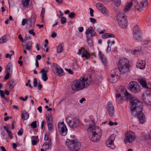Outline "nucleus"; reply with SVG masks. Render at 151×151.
<instances>
[{
	"label": "nucleus",
	"mask_w": 151,
	"mask_h": 151,
	"mask_svg": "<svg viewBox=\"0 0 151 151\" xmlns=\"http://www.w3.org/2000/svg\"><path fill=\"white\" fill-rule=\"evenodd\" d=\"M33 140L35 141L38 142L39 141L38 137L37 136H34L32 137V140Z\"/></svg>",
	"instance_id": "nucleus-53"
},
{
	"label": "nucleus",
	"mask_w": 151,
	"mask_h": 151,
	"mask_svg": "<svg viewBox=\"0 0 151 151\" xmlns=\"http://www.w3.org/2000/svg\"><path fill=\"white\" fill-rule=\"evenodd\" d=\"M12 66L11 63H9L6 67V71L7 72L9 73H12Z\"/></svg>",
	"instance_id": "nucleus-27"
},
{
	"label": "nucleus",
	"mask_w": 151,
	"mask_h": 151,
	"mask_svg": "<svg viewBox=\"0 0 151 151\" xmlns=\"http://www.w3.org/2000/svg\"><path fill=\"white\" fill-rule=\"evenodd\" d=\"M28 98V97L27 96H26L25 97V99H24L23 97H19V99L20 100H22V101H26Z\"/></svg>",
	"instance_id": "nucleus-54"
},
{
	"label": "nucleus",
	"mask_w": 151,
	"mask_h": 151,
	"mask_svg": "<svg viewBox=\"0 0 151 151\" xmlns=\"http://www.w3.org/2000/svg\"><path fill=\"white\" fill-rule=\"evenodd\" d=\"M141 32L133 33L134 37L135 40H139L141 38Z\"/></svg>",
	"instance_id": "nucleus-30"
},
{
	"label": "nucleus",
	"mask_w": 151,
	"mask_h": 151,
	"mask_svg": "<svg viewBox=\"0 0 151 151\" xmlns=\"http://www.w3.org/2000/svg\"><path fill=\"white\" fill-rule=\"evenodd\" d=\"M119 70L117 69H115L111 71L110 74L111 77V80L112 83H114L117 81L118 79L117 78H114H114L116 77V75L117 72H118Z\"/></svg>",
	"instance_id": "nucleus-14"
},
{
	"label": "nucleus",
	"mask_w": 151,
	"mask_h": 151,
	"mask_svg": "<svg viewBox=\"0 0 151 151\" xmlns=\"http://www.w3.org/2000/svg\"><path fill=\"white\" fill-rule=\"evenodd\" d=\"M7 41L6 36H4L0 38V43H2L6 42Z\"/></svg>",
	"instance_id": "nucleus-39"
},
{
	"label": "nucleus",
	"mask_w": 151,
	"mask_h": 151,
	"mask_svg": "<svg viewBox=\"0 0 151 151\" xmlns=\"http://www.w3.org/2000/svg\"><path fill=\"white\" fill-rule=\"evenodd\" d=\"M70 117H67L65 118L66 121L69 124L70 127L73 129L77 128L80 125L79 121L77 119L75 120L73 119H70Z\"/></svg>",
	"instance_id": "nucleus-8"
},
{
	"label": "nucleus",
	"mask_w": 151,
	"mask_h": 151,
	"mask_svg": "<svg viewBox=\"0 0 151 151\" xmlns=\"http://www.w3.org/2000/svg\"><path fill=\"white\" fill-rule=\"evenodd\" d=\"M36 16L35 15L33 14L32 15V17L30 19H27L28 21H29L30 23V28L32 26H34L36 22Z\"/></svg>",
	"instance_id": "nucleus-21"
},
{
	"label": "nucleus",
	"mask_w": 151,
	"mask_h": 151,
	"mask_svg": "<svg viewBox=\"0 0 151 151\" xmlns=\"http://www.w3.org/2000/svg\"><path fill=\"white\" fill-rule=\"evenodd\" d=\"M116 97L117 99V100L119 101L120 103L122 102L124 99L121 96V94L120 93H118L116 94Z\"/></svg>",
	"instance_id": "nucleus-36"
},
{
	"label": "nucleus",
	"mask_w": 151,
	"mask_h": 151,
	"mask_svg": "<svg viewBox=\"0 0 151 151\" xmlns=\"http://www.w3.org/2000/svg\"><path fill=\"white\" fill-rule=\"evenodd\" d=\"M7 132L9 136L10 137V139H12V134L11 132L9 130Z\"/></svg>",
	"instance_id": "nucleus-58"
},
{
	"label": "nucleus",
	"mask_w": 151,
	"mask_h": 151,
	"mask_svg": "<svg viewBox=\"0 0 151 151\" xmlns=\"http://www.w3.org/2000/svg\"><path fill=\"white\" fill-rule=\"evenodd\" d=\"M110 41L109 40H108L107 41V44H108V46L106 50V51L107 52V53H109V52L111 50V48H110V49H109V44H110Z\"/></svg>",
	"instance_id": "nucleus-48"
},
{
	"label": "nucleus",
	"mask_w": 151,
	"mask_h": 151,
	"mask_svg": "<svg viewBox=\"0 0 151 151\" xmlns=\"http://www.w3.org/2000/svg\"><path fill=\"white\" fill-rule=\"evenodd\" d=\"M124 95L126 96L127 98V100L128 99H129L131 97V94L129 93L126 90H125L124 92Z\"/></svg>",
	"instance_id": "nucleus-41"
},
{
	"label": "nucleus",
	"mask_w": 151,
	"mask_h": 151,
	"mask_svg": "<svg viewBox=\"0 0 151 151\" xmlns=\"http://www.w3.org/2000/svg\"><path fill=\"white\" fill-rule=\"evenodd\" d=\"M118 66L120 73H123L128 72L130 68L128 60L124 58H121L118 63Z\"/></svg>",
	"instance_id": "nucleus-4"
},
{
	"label": "nucleus",
	"mask_w": 151,
	"mask_h": 151,
	"mask_svg": "<svg viewBox=\"0 0 151 151\" xmlns=\"http://www.w3.org/2000/svg\"><path fill=\"white\" fill-rule=\"evenodd\" d=\"M145 61L144 60H138L136 63V67L138 68L144 70L145 68Z\"/></svg>",
	"instance_id": "nucleus-16"
},
{
	"label": "nucleus",
	"mask_w": 151,
	"mask_h": 151,
	"mask_svg": "<svg viewBox=\"0 0 151 151\" xmlns=\"http://www.w3.org/2000/svg\"><path fill=\"white\" fill-rule=\"evenodd\" d=\"M108 110L109 115L113 117L114 113V108L112 102L109 101L108 103Z\"/></svg>",
	"instance_id": "nucleus-15"
},
{
	"label": "nucleus",
	"mask_w": 151,
	"mask_h": 151,
	"mask_svg": "<svg viewBox=\"0 0 151 151\" xmlns=\"http://www.w3.org/2000/svg\"><path fill=\"white\" fill-rule=\"evenodd\" d=\"M78 29L80 32H82L83 30V28L82 27H79L78 28Z\"/></svg>",
	"instance_id": "nucleus-63"
},
{
	"label": "nucleus",
	"mask_w": 151,
	"mask_h": 151,
	"mask_svg": "<svg viewBox=\"0 0 151 151\" xmlns=\"http://www.w3.org/2000/svg\"><path fill=\"white\" fill-rule=\"evenodd\" d=\"M98 56L103 64L104 65H106L107 63L106 59L101 51H99V52Z\"/></svg>",
	"instance_id": "nucleus-20"
},
{
	"label": "nucleus",
	"mask_w": 151,
	"mask_h": 151,
	"mask_svg": "<svg viewBox=\"0 0 151 151\" xmlns=\"http://www.w3.org/2000/svg\"><path fill=\"white\" fill-rule=\"evenodd\" d=\"M63 43L60 44L58 45L57 47V52L59 53L62 52L63 50Z\"/></svg>",
	"instance_id": "nucleus-28"
},
{
	"label": "nucleus",
	"mask_w": 151,
	"mask_h": 151,
	"mask_svg": "<svg viewBox=\"0 0 151 151\" xmlns=\"http://www.w3.org/2000/svg\"><path fill=\"white\" fill-rule=\"evenodd\" d=\"M145 103L149 105H151V96L147 95L144 99Z\"/></svg>",
	"instance_id": "nucleus-25"
},
{
	"label": "nucleus",
	"mask_w": 151,
	"mask_h": 151,
	"mask_svg": "<svg viewBox=\"0 0 151 151\" xmlns=\"http://www.w3.org/2000/svg\"><path fill=\"white\" fill-rule=\"evenodd\" d=\"M132 3V5H133L135 7L138 5V2L137 0H133L132 2H130Z\"/></svg>",
	"instance_id": "nucleus-42"
},
{
	"label": "nucleus",
	"mask_w": 151,
	"mask_h": 151,
	"mask_svg": "<svg viewBox=\"0 0 151 151\" xmlns=\"http://www.w3.org/2000/svg\"><path fill=\"white\" fill-rule=\"evenodd\" d=\"M108 33H105L102 36V37L104 39L108 38Z\"/></svg>",
	"instance_id": "nucleus-51"
},
{
	"label": "nucleus",
	"mask_w": 151,
	"mask_h": 151,
	"mask_svg": "<svg viewBox=\"0 0 151 151\" xmlns=\"http://www.w3.org/2000/svg\"><path fill=\"white\" fill-rule=\"evenodd\" d=\"M48 71V69L47 68H44L41 70L40 73H42V78L44 81H46L48 79L47 73Z\"/></svg>",
	"instance_id": "nucleus-17"
},
{
	"label": "nucleus",
	"mask_w": 151,
	"mask_h": 151,
	"mask_svg": "<svg viewBox=\"0 0 151 151\" xmlns=\"http://www.w3.org/2000/svg\"><path fill=\"white\" fill-rule=\"evenodd\" d=\"M53 72L56 75L62 76L64 73L63 70L58 65L56 64H54L52 67Z\"/></svg>",
	"instance_id": "nucleus-12"
},
{
	"label": "nucleus",
	"mask_w": 151,
	"mask_h": 151,
	"mask_svg": "<svg viewBox=\"0 0 151 151\" xmlns=\"http://www.w3.org/2000/svg\"><path fill=\"white\" fill-rule=\"evenodd\" d=\"M133 33H137L138 32H141L140 29L138 26L136 25L134 26L133 29Z\"/></svg>",
	"instance_id": "nucleus-32"
},
{
	"label": "nucleus",
	"mask_w": 151,
	"mask_h": 151,
	"mask_svg": "<svg viewBox=\"0 0 151 151\" xmlns=\"http://www.w3.org/2000/svg\"><path fill=\"white\" fill-rule=\"evenodd\" d=\"M129 88L130 90L134 93L139 92L140 91L137 83L135 81L130 82L129 84Z\"/></svg>",
	"instance_id": "nucleus-10"
},
{
	"label": "nucleus",
	"mask_w": 151,
	"mask_h": 151,
	"mask_svg": "<svg viewBox=\"0 0 151 151\" xmlns=\"http://www.w3.org/2000/svg\"><path fill=\"white\" fill-rule=\"evenodd\" d=\"M29 116V114L26 111H24L21 115L22 119L24 120L27 119Z\"/></svg>",
	"instance_id": "nucleus-23"
},
{
	"label": "nucleus",
	"mask_w": 151,
	"mask_h": 151,
	"mask_svg": "<svg viewBox=\"0 0 151 151\" xmlns=\"http://www.w3.org/2000/svg\"><path fill=\"white\" fill-rule=\"evenodd\" d=\"M92 81L91 75L87 74L82 76L78 79L72 81L70 86L73 91H82L88 87L91 84Z\"/></svg>",
	"instance_id": "nucleus-1"
},
{
	"label": "nucleus",
	"mask_w": 151,
	"mask_h": 151,
	"mask_svg": "<svg viewBox=\"0 0 151 151\" xmlns=\"http://www.w3.org/2000/svg\"><path fill=\"white\" fill-rule=\"evenodd\" d=\"M66 21V18L64 17H62L61 20V23L62 24H64Z\"/></svg>",
	"instance_id": "nucleus-46"
},
{
	"label": "nucleus",
	"mask_w": 151,
	"mask_h": 151,
	"mask_svg": "<svg viewBox=\"0 0 151 151\" xmlns=\"http://www.w3.org/2000/svg\"><path fill=\"white\" fill-rule=\"evenodd\" d=\"M132 6V3L128 2L126 4L125 7L124 9V12H127L131 8Z\"/></svg>",
	"instance_id": "nucleus-24"
},
{
	"label": "nucleus",
	"mask_w": 151,
	"mask_h": 151,
	"mask_svg": "<svg viewBox=\"0 0 151 151\" xmlns=\"http://www.w3.org/2000/svg\"><path fill=\"white\" fill-rule=\"evenodd\" d=\"M45 12V9L43 8H42V12L41 14V16L42 17V19H43V18L44 17V15Z\"/></svg>",
	"instance_id": "nucleus-49"
},
{
	"label": "nucleus",
	"mask_w": 151,
	"mask_h": 151,
	"mask_svg": "<svg viewBox=\"0 0 151 151\" xmlns=\"http://www.w3.org/2000/svg\"><path fill=\"white\" fill-rule=\"evenodd\" d=\"M82 49H83V51L82 57L83 58L85 57L86 60H88L90 57V54L85 49V48H82Z\"/></svg>",
	"instance_id": "nucleus-22"
},
{
	"label": "nucleus",
	"mask_w": 151,
	"mask_h": 151,
	"mask_svg": "<svg viewBox=\"0 0 151 151\" xmlns=\"http://www.w3.org/2000/svg\"><path fill=\"white\" fill-rule=\"evenodd\" d=\"M32 42L29 41L27 43L26 45V49L28 50H30L32 47Z\"/></svg>",
	"instance_id": "nucleus-35"
},
{
	"label": "nucleus",
	"mask_w": 151,
	"mask_h": 151,
	"mask_svg": "<svg viewBox=\"0 0 151 151\" xmlns=\"http://www.w3.org/2000/svg\"><path fill=\"white\" fill-rule=\"evenodd\" d=\"M58 128L60 134L62 136H65L66 135L67 133L68 129L63 121L60 123H58Z\"/></svg>",
	"instance_id": "nucleus-7"
},
{
	"label": "nucleus",
	"mask_w": 151,
	"mask_h": 151,
	"mask_svg": "<svg viewBox=\"0 0 151 151\" xmlns=\"http://www.w3.org/2000/svg\"><path fill=\"white\" fill-rule=\"evenodd\" d=\"M18 38L20 40L23 42L24 41V39L22 37V35L21 34H19L18 37Z\"/></svg>",
	"instance_id": "nucleus-60"
},
{
	"label": "nucleus",
	"mask_w": 151,
	"mask_h": 151,
	"mask_svg": "<svg viewBox=\"0 0 151 151\" xmlns=\"http://www.w3.org/2000/svg\"><path fill=\"white\" fill-rule=\"evenodd\" d=\"M31 127L33 128H35L37 127V122L35 121L32 122L31 124Z\"/></svg>",
	"instance_id": "nucleus-40"
},
{
	"label": "nucleus",
	"mask_w": 151,
	"mask_h": 151,
	"mask_svg": "<svg viewBox=\"0 0 151 151\" xmlns=\"http://www.w3.org/2000/svg\"><path fill=\"white\" fill-rule=\"evenodd\" d=\"M93 120L90 121V124L87 128V131L88 134H92L89 137L90 139L94 142H97L100 140L102 135V131L99 127L95 125Z\"/></svg>",
	"instance_id": "nucleus-3"
},
{
	"label": "nucleus",
	"mask_w": 151,
	"mask_h": 151,
	"mask_svg": "<svg viewBox=\"0 0 151 151\" xmlns=\"http://www.w3.org/2000/svg\"><path fill=\"white\" fill-rule=\"evenodd\" d=\"M45 121H42L41 122V128L42 129L45 124Z\"/></svg>",
	"instance_id": "nucleus-62"
},
{
	"label": "nucleus",
	"mask_w": 151,
	"mask_h": 151,
	"mask_svg": "<svg viewBox=\"0 0 151 151\" xmlns=\"http://www.w3.org/2000/svg\"><path fill=\"white\" fill-rule=\"evenodd\" d=\"M85 34L87 35L90 34L91 37H92L95 36L96 33L94 31L93 27H90L86 30Z\"/></svg>",
	"instance_id": "nucleus-19"
},
{
	"label": "nucleus",
	"mask_w": 151,
	"mask_h": 151,
	"mask_svg": "<svg viewBox=\"0 0 151 151\" xmlns=\"http://www.w3.org/2000/svg\"><path fill=\"white\" fill-rule=\"evenodd\" d=\"M30 80H29L28 81V82L27 83H26V84H25V85L26 86H29L31 88H32V86L31 84L30 83Z\"/></svg>",
	"instance_id": "nucleus-52"
},
{
	"label": "nucleus",
	"mask_w": 151,
	"mask_h": 151,
	"mask_svg": "<svg viewBox=\"0 0 151 151\" xmlns=\"http://www.w3.org/2000/svg\"><path fill=\"white\" fill-rule=\"evenodd\" d=\"M0 94L1 97L2 98H4V92L2 90H0Z\"/></svg>",
	"instance_id": "nucleus-59"
},
{
	"label": "nucleus",
	"mask_w": 151,
	"mask_h": 151,
	"mask_svg": "<svg viewBox=\"0 0 151 151\" xmlns=\"http://www.w3.org/2000/svg\"><path fill=\"white\" fill-rule=\"evenodd\" d=\"M96 6L104 16L106 17L108 16V11L102 4L100 3H97L96 4Z\"/></svg>",
	"instance_id": "nucleus-13"
},
{
	"label": "nucleus",
	"mask_w": 151,
	"mask_h": 151,
	"mask_svg": "<svg viewBox=\"0 0 151 151\" xmlns=\"http://www.w3.org/2000/svg\"><path fill=\"white\" fill-rule=\"evenodd\" d=\"M76 16V14L73 12H72L70 14L69 17L70 18L72 19L74 18Z\"/></svg>",
	"instance_id": "nucleus-44"
},
{
	"label": "nucleus",
	"mask_w": 151,
	"mask_h": 151,
	"mask_svg": "<svg viewBox=\"0 0 151 151\" xmlns=\"http://www.w3.org/2000/svg\"><path fill=\"white\" fill-rule=\"evenodd\" d=\"M47 127L48 131L50 132H52L54 130V127L52 123H47Z\"/></svg>",
	"instance_id": "nucleus-34"
},
{
	"label": "nucleus",
	"mask_w": 151,
	"mask_h": 151,
	"mask_svg": "<svg viewBox=\"0 0 151 151\" xmlns=\"http://www.w3.org/2000/svg\"><path fill=\"white\" fill-rule=\"evenodd\" d=\"M114 134H112L106 141V146L111 149H114L115 146L114 143V141L115 139Z\"/></svg>",
	"instance_id": "nucleus-11"
},
{
	"label": "nucleus",
	"mask_w": 151,
	"mask_h": 151,
	"mask_svg": "<svg viewBox=\"0 0 151 151\" xmlns=\"http://www.w3.org/2000/svg\"><path fill=\"white\" fill-rule=\"evenodd\" d=\"M89 10H90V14L91 16V17H93L94 15L93 14V13L94 12L93 10L91 8H89Z\"/></svg>",
	"instance_id": "nucleus-55"
},
{
	"label": "nucleus",
	"mask_w": 151,
	"mask_h": 151,
	"mask_svg": "<svg viewBox=\"0 0 151 151\" xmlns=\"http://www.w3.org/2000/svg\"><path fill=\"white\" fill-rule=\"evenodd\" d=\"M139 82L142 86L144 87H146L147 86V84L146 81L144 79H141Z\"/></svg>",
	"instance_id": "nucleus-37"
},
{
	"label": "nucleus",
	"mask_w": 151,
	"mask_h": 151,
	"mask_svg": "<svg viewBox=\"0 0 151 151\" xmlns=\"http://www.w3.org/2000/svg\"><path fill=\"white\" fill-rule=\"evenodd\" d=\"M114 35L112 34L108 33V38L109 37H114Z\"/></svg>",
	"instance_id": "nucleus-64"
},
{
	"label": "nucleus",
	"mask_w": 151,
	"mask_h": 151,
	"mask_svg": "<svg viewBox=\"0 0 151 151\" xmlns=\"http://www.w3.org/2000/svg\"><path fill=\"white\" fill-rule=\"evenodd\" d=\"M148 0H143L139 4V8H137V10L139 11H142L144 8H145L148 4Z\"/></svg>",
	"instance_id": "nucleus-18"
},
{
	"label": "nucleus",
	"mask_w": 151,
	"mask_h": 151,
	"mask_svg": "<svg viewBox=\"0 0 151 151\" xmlns=\"http://www.w3.org/2000/svg\"><path fill=\"white\" fill-rule=\"evenodd\" d=\"M28 33L32 35L33 36H35V34L34 32V30L33 29L29 30Z\"/></svg>",
	"instance_id": "nucleus-50"
},
{
	"label": "nucleus",
	"mask_w": 151,
	"mask_h": 151,
	"mask_svg": "<svg viewBox=\"0 0 151 151\" xmlns=\"http://www.w3.org/2000/svg\"><path fill=\"white\" fill-rule=\"evenodd\" d=\"M9 73L7 72V73L6 75L4 77V78L5 80H7L9 78L10 75Z\"/></svg>",
	"instance_id": "nucleus-57"
},
{
	"label": "nucleus",
	"mask_w": 151,
	"mask_h": 151,
	"mask_svg": "<svg viewBox=\"0 0 151 151\" xmlns=\"http://www.w3.org/2000/svg\"><path fill=\"white\" fill-rule=\"evenodd\" d=\"M37 81L36 78H34L33 80V86L35 87H36L37 86Z\"/></svg>",
	"instance_id": "nucleus-45"
},
{
	"label": "nucleus",
	"mask_w": 151,
	"mask_h": 151,
	"mask_svg": "<svg viewBox=\"0 0 151 151\" xmlns=\"http://www.w3.org/2000/svg\"><path fill=\"white\" fill-rule=\"evenodd\" d=\"M66 143L72 151H78L81 147V143L76 140L67 139Z\"/></svg>",
	"instance_id": "nucleus-5"
},
{
	"label": "nucleus",
	"mask_w": 151,
	"mask_h": 151,
	"mask_svg": "<svg viewBox=\"0 0 151 151\" xmlns=\"http://www.w3.org/2000/svg\"><path fill=\"white\" fill-rule=\"evenodd\" d=\"M108 124L110 126H112L114 125H117L118 124V123L117 122H115L114 123L111 121H110L109 122Z\"/></svg>",
	"instance_id": "nucleus-47"
},
{
	"label": "nucleus",
	"mask_w": 151,
	"mask_h": 151,
	"mask_svg": "<svg viewBox=\"0 0 151 151\" xmlns=\"http://www.w3.org/2000/svg\"><path fill=\"white\" fill-rule=\"evenodd\" d=\"M66 70H67V72L70 74H73V72L71 69H66Z\"/></svg>",
	"instance_id": "nucleus-61"
},
{
	"label": "nucleus",
	"mask_w": 151,
	"mask_h": 151,
	"mask_svg": "<svg viewBox=\"0 0 151 151\" xmlns=\"http://www.w3.org/2000/svg\"><path fill=\"white\" fill-rule=\"evenodd\" d=\"M90 21L92 23H95L96 22V19H95L94 18H90L89 19Z\"/></svg>",
	"instance_id": "nucleus-56"
},
{
	"label": "nucleus",
	"mask_w": 151,
	"mask_h": 151,
	"mask_svg": "<svg viewBox=\"0 0 151 151\" xmlns=\"http://www.w3.org/2000/svg\"><path fill=\"white\" fill-rule=\"evenodd\" d=\"M42 147L45 150L48 149L49 148L50 144L49 143L45 142L43 144Z\"/></svg>",
	"instance_id": "nucleus-38"
},
{
	"label": "nucleus",
	"mask_w": 151,
	"mask_h": 151,
	"mask_svg": "<svg viewBox=\"0 0 151 151\" xmlns=\"http://www.w3.org/2000/svg\"><path fill=\"white\" fill-rule=\"evenodd\" d=\"M116 19L119 26L122 28H124L127 26V21L124 14L119 12L116 16Z\"/></svg>",
	"instance_id": "nucleus-6"
},
{
	"label": "nucleus",
	"mask_w": 151,
	"mask_h": 151,
	"mask_svg": "<svg viewBox=\"0 0 151 151\" xmlns=\"http://www.w3.org/2000/svg\"><path fill=\"white\" fill-rule=\"evenodd\" d=\"M130 103L132 113L138 118L140 123L143 124L145 122V118L144 114L142 112L143 103L135 97L131 98Z\"/></svg>",
	"instance_id": "nucleus-2"
},
{
	"label": "nucleus",
	"mask_w": 151,
	"mask_h": 151,
	"mask_svg": "<svg viewBox=\"0 0 151 151\" xmlns=\"http://www.w3.org/2000/svg\"><path fill=\"white\" fill-rule=\"evenodd\" d=\"M126 142L132 143L136 138L135 133L131 131H128L125 135Z\"/></svg>",
	"instance_id": "nucleus-9"
},
{
	"label": "nucleus",
	"mask_w": 151,
	"mask_h": 151,
	"mask_svg": "<svg viewBox=\"0 0 151 151\" xmlns=\"http://www.w3.org/2000/svg\"><path fill=\"white\" fill-rule=\"evenodd\" d=\"M29 22V21H28L27 19H23L22 20V24L23 26H24L26 24H28L29 23H28Z\"/></svg>",
	"instance_id": "nucleus-43"
},
{
	"label": "nucleus",
	"mask_w": 151,
	"mask_h": 151,
	"mask_svg": "<svg viewBox=\"0 0 151 151\" xmlns=\"http://www.w3.org/2000/svg\"><path fill=\"white\" fill-rule=\"evenodd\" d=\"M46 119L47 123H52V118L50 114H49L46 116Z\"/></svg>",
	"instance_id": "nucleus-26"
},
{
	"label": "nucleus",
	"mask_w": 151,
	"mask_h": 151,
	"mask_svg": "<svg viewBox=\"0 0 151 151\" xmlns=\"http://www.w3.org/2000/svg\"><path fill=\"white\" fill-rule=\"evenodd\" d=\"M30 0H22V2L24 7H27L28 6Z\"/></svg>",
	"instance_id": "nucleus-33"
},
{
	"label": "nucleus",
	"mask_w": 151,
	"mask_h": 151,
	"mask_svg": "<svg viewBox=\"0 0 151 151\" xmlns=\"http://www.w3.org/2000/svg\"><path fill=\"white\" fill-rule=\"evenodd\" d=\"M108 1H112L114 3V5L118 6H119L121 4V0H107Z\"/></svg>",
	"instance_id": "nucleus-31"
},
{
	"label": "nucleus",
	"mask_w": 151,
	"mask_h": 151,
	"mask_svg": "<svg viewBox=\"0 0 151 151\" xmlns=\"http://www.w3.org/2000/svg\"><path fill=\"white\" fill-rule=\"evenodd\" d=\"M7 84L9 85V89L12 90L14 86L15 83L14 81L13 80L9 81L7 83Z\"/></svg>",
	"instance_id": "nucleus-29"
}]
</instances>
